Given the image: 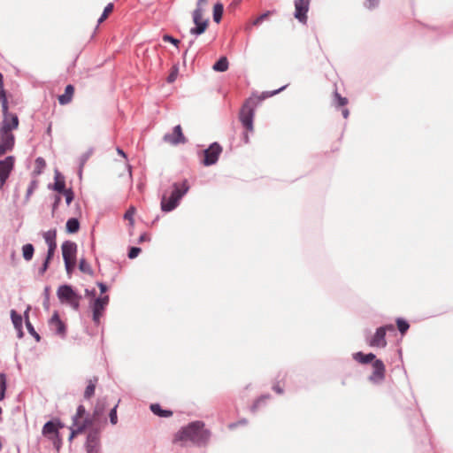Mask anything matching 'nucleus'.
<instances>
[{
	"instance_id": "nucleus-1",
	"label": "nucleus",
	"mask_w": 453,
	"mask_h": 453,
	"mask_svg": "<svg viewBox=\"0 0 453 453\" xmlns=\"http://www.w3.org/2000/svg\"><path fill=\"white\" fill-rule=\"evenodd\" d=\"M285 87H282L272 93H263L260 96H252L250 97L246 102L243 104L240 113H239V119L242 125V127L246 129L247 132H252L253 131V119H254V111L255 107L257 106V103L262 101L263 99L273 96L280 91L283 90Z\"/></svg>"
},
{
	"instance_id": "nucleus-2",
	"label": "nucleus",
	"mask_w": 453,
	"mask_h": 453,
	"mask_svg": "<svg viewBox=\"0 0 453 453\" xmlns=\"http://www.w3.org/2000/svg\"><path fill=\"white\" fill-rule=\"evenodd\" d=\"M209 433L203 428V423L196 421L179 431L174 441H191L193 443H203L207 441Z\"/></svg>"
},
{
	"instance_id": "nucleus-3",
	"label": "nucleus",
	"mask_w": 453,
	"mask_h": 453,
	"mask_svg": "<svg viewBox=\"0 0 453 453\" xmlns=\"http://www.w3.org/2000/svg\"><path fill=\"white\" fill-rule=\"evenodd\" d=\"M19 121L18 117L12 118V122H1L0 126V157L6 152L11 151L15 143V136L12 131L19 127Z\"/></svg>"
},
{
	"instance_id": "nucleus-4",
	"label": "nucleus",
	"mask_w": 453,
	"mask_h": 453,
	"mask_svg": "<svg viewBox=\"0 0 453 453\" xmlns=\"http://www.w3.org/2000/svg\"><path fill=\"white\" fill-rule=\"evenodd\" d=\"M188 190V186L186 181L182 183H174L173 190L168 196L167 194H164L161 200V210L168 212L175 209L179 203V201Z\"/></svg>"
},
{
	"instance_id": "nucleus-5",
	"label": "nucleus",
	"mask_w": 453,
	"mask_h": 453,
	"mask_svg": "<svg viewBox=\"0 0 453 453\" xmlns=\"http://www.w3.org/2000/svg\"><path fill=\"white\" fill-rule=\"evenodd\" d=\"M57 295L61 303L69 304L74 310H78L81 296L76 294L71 286H60L57 291Z\"/></svg>"
},
{
	"instance_id": "nucleus-6",
	"label": "nucleus",
	"mask_w": 453,
	"mask_h": 453,
	"mask_svg": "<svg viewBox=\"0 0 453 453\" xmlns=\"http://www.w3.org/2000/svg\"><path fill=\"white\" fill-rule=\"evenodd\" d=\"M64 427V425L58 418L48 421L44 424L42 434L47 439L52 441L54 444L60 441L59 430Z\"/></svg>"
},
{
	"instance_id": "nucleus-7",
	"label": "nucleus",
	"mask_w": 453,
	"mask_h": 453,
	"mask_svg": "<svg viewBox=\"0 0 453 453\" xmlns=\"http://www.w3.org/2000/svg\"><path fill=\"white\" fill-rule=\"evenodd\" d=\"M387 331L394 332L395 326L393 325H386L379 327L374 335L369 340L368 343L371 347L384 348L387 345L386 333Z\"/></svg>"
},
{
	"instance_id": "nucleus-8",
	"label": "nucleus",
	"mask_w": 453,
	"mask_h": 453,
	"mask_svg": "<svg viewBox=\"0 0 453 453\" xmlns=\"http://www.w3.org/2000/svg\"><path fill=\"white\" fill-rule=\"evenodd\" d=\"M222 147L218 142H213L208 149L203 150V158L202 163L206 165H211L217 163L219 155L222 153Z\"/></svg>"
},
{
	"instance_id": "nucleus-9",
	"label": "nucleus",
	"mask_w": 453,
	"mask_h": 453,
	"mask_svg": "<svg viewBox=\"0 0 453 453\" xmlns=\"http://www.w3.org/2000/svg\"><path fill=\"white\" fill-rule=\"evenodd\" d=\"M203 10L195 9L193 12V21L196 27L190 29L192 35H201L205 32L208 27V19H203Z\"/></svg>"
},
{
	"instance_id": "nucleus-10",
	"label": "nucleus",
	"mask_w": 453,
	"mask_h": 453,
	"mask_svg": "<svg viewBox=\"0 0 453 453\" xmlns=\"http://www.w3.org/2000/svg\"><path fill=\"white\" fill-rule=\"evenodd\" d=\"M13 157H7L4 160H0V189H3L11 172L13 169Z\"/></svg>"
},
{
	"instance_id": "nucleus-11",
	"label": "nucleus",
	"mask_w": 453,
	"mask_h": 453,
	"mask_svg": "<svg viewBox=\"0 0 453 453\" xmlns=\"http://www.w3.org/2000/svg\"><path fill=\"white\" fill-rule=\"evenodd\" d=\"M109 303V296H104L103 297L96 298L92 305L93 310V320L96 324H99L100 319L103 316L104 311Z\"/></svg>"
},
{
	"instance_id": "nucleus-12",
	"label": "nucleus",
	"mask_w": 453,
	"mask_h": 453,
	"mask_svg": "<svg viewBox=\"0 0 453 453\" xmlns=\"http://www.w3.org/2000/svg\"><path fill=\"white\" fill-rule=\"evenodd\" d=\"M310 0H296L295 1V18L301 23L307 22V12L309 11Z\"/></svg>"
},
{
	"instance_id": "nucleus-13",
	"label": "nucleus",
	"mask_w": 453,
	"mask_h": 453,
	"mask_svg": "<svg viewBox=\"0 0 453 453\" xmlns=\"http://www.w3.org/2000/svg\"><path fill=\"white\" fill-rule=\"evenodd\" d=\"M42 236L48 245L46 257H48V259H52L57 250V231L56 229L49 230L44 232Z\"/></svg>"
},
{
	"instance_id": "nucleus-14",
	"label": "nucleus",
	"mask_w": 453,
	"mask_h": 453,
	"mask_svg": "<svg viewBox=\"0 0 453 453\" xmlns=\"http://www.w3.org/2000/svg\"><path fill=\"white\" fill-rule=\"evenodd\" d=\"M64 262L76 261L77 245L71 241H65L61 245Z\"/></svg>"
},
{
	"instance_id": "nucleus-15",
	"label": "nucleus",
	"mask_w": 453,
	"mask_h": 453,
	"mask_svg": "<svg viewBox=\"0 0 453 453\" xmlns=\"http://www.w3.org/2000/svg\"><path fill=\"white\" fill-rule=\"evenodd\" d=\"M164 141L172 145H177L179 143H185L186 138L182 133V128L180 125L176 126L172 134H166L164 136Z\"/></svg>"
},
{
	"instance_id": "nucleus-16",
	"label": "nucleus",
	"mask_w": 453,
	"mask_h": 453,
	"mask_svg": "<svg viewBox=\"0 0 453 453\" xmlns=\"http://www.w3.org/2000/svg\"><path fill=\"white\" fill-rule=\"evenodd\" d=\"M373 372L370 376V380L373 382H380L385 379L386 367L383 362L376 359L372 363Z\"/></svg>"
},
{
	"instance_id": "nucleus-17",
	"label": "nucleus",
	"mask_w": 453,
	"mask_h": 453,
	"mask_svg": "<svg viewBox=\"0 0 453 453\" xmlns=\"http://www.w3.org/2000/svg\"><path fill=\"white\" fill-rule=\"evenodd\" d=\"M49 326L51 331H54L56 334L60 337H65L66 333L65 325L61 321L58 312H54L51 319L49 321Z\"/></svg>"
},
{
	"instance_id": "nucleus-18",
	"label": "nucleus",
	"mask_w": 453,
	"mask_h": 453,
	"mask_svg": "<svg viewBox=\"0 0 453 453\" xmlns=\"http://www.w3.org/2000/svg\"><path fill=\"white\" fill-rule=\"evenodd\" d=\"M99 449V435L97 432H91L87 439L88 453H98Z\"/></svg>"
},
{
	"instance_id": "nucleus-19",
	"label": "nucleus",
	"mask_w": 453,
	"mask_h": 453,
	"mask_svg": "<svg viewBox=\"0 0 453 453\" xmlns=\"http://www.w3.org/2000/svg\"><path fill=\"white\" fill-rule=\"evenodd\" d=\"M104 412V403L98 401L95 405L93 413L90 417H87L85 419H91L93 421V425L96 424L100 421L102 416Z\"/></svg>"
},
{
	"instance_id": "nucleus-20",
	"label": "nucleus",
	"mask_w": 453,
	"mask_h": 453,
	"mask_svg": "<svg viewBox=\"0 0 453 453\" xmlns=\"http://www.w3.org/2000/svg\"><path fill=\"white\" fill-rule=\"evenodd\" d=\"M74 95V87L73 85H67L65 89V93L58 96V103L61 105L68 104L72 102Z\"/></svg>"
},
{
	"instance_id": "nucleus-21",
	"label": "nucleus",
	"mask_w": 453,
	"mask_h": 453,
	"mask_svg": "<svg viewBox=\"0 0 453 453\" xmlns=\"http://www.w3.org/2000/svg\"><path fill=\"white\" fill-rule=\"evenodd\" d=\"M76 428L73 429L70 434V440H73L78 434L82 433L86 428L93 426L91 419H84L82 424L73 425Z\"/></svg>"
},
{
	"instance_id": "nucleus-22",
	"label": "nucleus",
	"mask_w": 453,
	"mask_h": 453,
	"mask_svg": "<svg viewBox=\"0 0 453 453\" xmlns=\"http://www.w3.org/2000/svg\"><path fill=\"white\" fill-rule=\"evenodd\" d=\"M353 358L363 365L368 364L372 361L376 360L375 355L372 353L364 354L363 352H357L353 355Z\"/></svg>"
},
{
	"instance_id": "nucleus-23",
	"label": "nucleus",
	"mask_w": 453,
	"mask_h": 453,
	"mask_svg": "<svg viewBox=\"0 0 453 453\" xmlns=\"http://www.w3.org/2000/svg\"><path fill=\"white\" fill-rule=\"evenodd\" d=\"M150 411L157 416L162 418H169L173 415V411L169 410H163L158 403H152L150 407Z\"/></svg>"
},
{
	"instance_id": "nucleus-24",
	"label": "nucleus",
	"mask_w": 453,
	"mask_h": 453,
	"mask_svg": "<svg viewBox=\"0 0 453 453\" xmlns=\"http://www.w3.org/2000/svg\"><path fill=\"white\" fill-rule=\"evenodd\" d=\"M2 111H3V120L2 122L11 123L12 122L13 117H18L14 113H10L8 111V101L7 98H4L2 101Z\"/></svg>"
},
{
	"instance_id": "nucleus-25",
	"label": "nucleus",
	"mask_w": 453,
	"mask_h": 453,
	"mask_svg": "<svg viewBox=\"0 0 453 453\" xmlns=\"http://www.w3.org/2000/svg\"><path fill=\"white\" fill-rule=\"evenodd\" d=\"M65 189L66 188H65V178L59 173H57L55 175L54 190L61 193L62 191H65Z\"/></svg>"
},
{
	"instance_id": "nucleus-26",
	"label": "nucleus",
	"mask_w": 453,
	"mask_h": 453,
	"mask_svg": "<svg viewBox=\"0 0 453 453\" xmlns=\"http://www.w3.org/2000/svg\"><path fill=\"white\" fill-rule=\"evenodd\" d=\"M216 72H225L228 69V60L226 57H221L212 66Z\"/></svg>"
},
{
	"instance_id": "nucleus-27",
	"label": "nucleus",
	"mask_w": 453,
	"mask_h": 453,
	"mask_svg": "<svg viewBox=\"0 0 453 453\" xmlns=\"http://www.w3.org/2000/svg\"><path fill=\"white\" fill-rule=\"evenodd\" d=\"M97 380V378L89 380L88 384L84 392L85 398L88 399L94 395Z\"/></svg>"
},
{
	"instance_id": "nucleus-28",
	"label": "nucleus",
	"mask_w": 453,
	"mask_h": 453,
	"mask_svg": "<svg viewBox=\"0 0 453 453\" xmlns=\"http://www.w3.org/2000/svg\"><path fill=\"white\" fill-rule=\"evenodd\" d=\"M35 248L31 243L25 244L22 247V256L26 261H30L33 258Z\"/></svg>"
},
{
	"instance_id": "nucleus-29",
	"label": "nucleus",
	"mask_w": 453,
	"mask_h": 453,
	"mask_svg": "<svg viewBox=\"0 0 453 453\" xmlns=\"http://www.w3.org/2000/svg\"><path fill=\"white\" fill-rule=\"evenodd\" d=\"M66 231L70 234H74L79 231L80 223L77 219L71 218L66 222Z\"/></svg>"
},
{
	"instance_id": "nucleus-30",
	"label": "nucleus",
	"mask_w": 453,
	"mask_h": 453,
	"mask_svg": "<svg viewBox=\"0 0 453 453\" xmlns=\"http://www.w3.org/2000/svg\"><path fill=\"white\" fill-rule=\"evenodd\" d=\"M223 4L218 3L213 7V19L216 23H219L222 19L223 14Z\"/></svg>"
},
{
	"instance_id": "nucleus-31",
	"label": "nucleus",
	"mask_w": 453,
	"mask_h": 453,
	"mask_svg": "<svg viewBox=\"0 0 453 453\" xmlns=\"http://www.w3.org/2000/svg\"><path fill=\"white\" fill-rule=\"evenodd\" d=\"M11 317L15 328L20 329L22 326V317L19 314H18L14 310L11 311Z\"/></svg>"
},
{
	"instance_id": "nucleus-32",
	"label": "nucleus",
	"mask_w": 453,
	"mask_h": 453,
	"mask_svg": "<svg viewBox=\"0 0 453 453\" xmlns=\"http://www.w3.org/2000/svg\"><path fill=\"white\" fill-rule=\"evenodd\" d=\"M275 11H267L265 13L258 16L252 21L253 26H259L264 20L267 19L271 15H273Z\"/></svg>"
},
{
	"instance_id": "nucleus-33",
	"label": "nucleus",
	"mask_w": 453,
	"mask_h": 453,
	"mask_svg": "<svg viewBox=\"0 0 453 453\" xmlns=\"http://www.w3.org/2000/svg\"><path fill=\"white\" fill-rule=\"evenodd\" d=\"M85 412V407L83 405H79L77 408V412L73 417V425L82 424V422L80 419L83 417Z\"/></svg>"
},
{
	"instance_id": "nucleus-34",
	"label": "nucleus",
	"mask_w": 453,
	"mask_h": 453,
	"mask_svg": "<svg viewBox=\"0 0 453 453\" xmlns=\"http://www.w3.org/2000/svg\"><path fill=\"white\" fill-rule=\"evenodd\" d=\"M79 269L83 273L87 274H92L93 271L90 267V265L84 259L81 258L79 262Z\"/></svg>"
},
{
	"instance_id": "nucleus-35",
	"label": "nucleus",
	"mask_w": 453,
	"mask_h": 453,
	"mask_svg": "<svg viewBox=\"0 0 453 453\" xmlns=\"http://www.w3.org/2000/svg\"><path fill=\"white\" fill-rule=\"evenodd\" d=\"M6 387V376L4 373H0V401L4 398Z\"/></svg>"
},
{
	"instance_id": "nucleus-36",
	"label": "nucleus",
	"mask_w": 453,
	"mask_h": 453,
	"mask_svg": "<svg viewBox=\"0 0 453 453\" xmlns=\"http://www.w3.org/2000/svg\"><path fill=\"white\" fill-rule=\"evenodd\" d=\"M112 11H113V4H111V3L108 4L105 6L103 14L99 18L98 23L104 22L108 18V16L112 12Z\"/></svg>"
},
{
	"instance_id": "nucleus-37",
	"label": "nucleus",
	"mask_w": 453,
	"mask_h": 453,
	"mask_svg": "<svg viewBox=\"0 0 453 453\" xmlns=\"http://www.w3.org/2000/svg\"><path fill=\"white\" fill-rule=\"evenodd\" d=\"M396 325H397L398 330L400 331V333L402 334H404L410 327L409 323L402 319H396Z\"/></svg>"
},
{
	"instance_id": "nucleus-38",
	"label": "nucleus",
	"mask_w": 453,
	"mask_h": 453,
	"mask_svg": "<svg viewBox=\"0 0 453 453\" xmlns=\"http://www.w3.org/2000/svg\"><path fill=\"white\" fill-rule=\"evenodd\" d=\"M37 188H38V180H33L30 182L28 188H27V194H26V201L27 202L29 200L30 196H32V194Z\"/></svg>"
},
{
	"instance_id": "nucleus-39",
	"label": "nucleus",
	"mask_w": 453,
	"mask_h": 453,
	"mask_svg": "<svg viewBox=\"0 0 453 453\" xmlns=\"http://www.w3.org/2000/svg\"><path fill=\"white\" fill-rule=\"evenodd\" d=\"M44 167H45L44 159H42V157H38L35 160V169L34 170V174L39 175Z\"/></svg>"
},
{
	"instance_id": "nucleus-40",
	"label": "nucleus",
	"mask_w": 453,
	"mask_h": 453,
	"mask_svg": "<svg viewBox=\"0 0 453 453\" xmlns=\"http://www.w3.org/2000/svg\"><path fill=\"white\" fill-rule=\"evenodd\" d=\"M135 213V208L131 206L125 213L124 219H127L131 226L134 225V215Z\"/></svg>"
},
{
	"instance_id": "nucleus-41",
	"label": "nucleus",
	"mask_w": 453,
	"mask_h": 453,
	"mask_svg": "<svg viewBox=\"0 0 453 453\" xmlns=\"http://www.w3.org/2000/svg\"><path fill=\"white\" fill-rule=\"evenodd\" d=\"M178 73H179L178 66L177 65H173L172 67V69H171V72H170L168 77H167V81L169 83H173L176 80V78L178 76Z\"/></svg>"
},
{
	"instance_id": "nucleus-42",
	"label": "nucleus",
	"mask_w": 453,
	"mask_h": 453,
	"mask_svg": "<svg viewBox=\"0 0 453 453\" xmlns=\"http://www.w3.org/2000/svg\"><path fill=\"white\" fill-rule=\"evenodd\" d=\"M335 104L337 106H344L348 104V99L342 97L338 92L334 93Z\"/></svg>"
},
{
	"instance_id": "nucleus-43",
	"label": "nucleus",
	"mask_w": 453,
	"mask_h": 453,
	"mask_svg": "<svg viewBox=\"0 0 453 453\" xmlns=\"http://www.w3.org/2000/svg\"><path fill=\"white\" fill-rule=\"evenodd\" d=\"M61 194L64 195V196L65 198L66 204L69 205L74 197L73 192L72 191V189H65V191H62Z\"/></svg>"
},
{
	"instance_id": "nucleus-44",
	"label": "nucleus",
	"mask_w": 453,
	"mask_h": 453,
	"mask_svg": "<svg viewBox=\"0 0 453 453\" xmlns=\"http://www.w3.org/2000/svg\"><path fill=\"white\" fill-rule=\"evenodd\" d=\"M117 407L116 405L114 408H112L110 411V420L112 425H116L118 423V416H117Z\"/></svg>"
},
{
	"instance_id": "nucleus-45",
	"label": "nucleus",
	"mask_w": 453,
	"mask_h": 453,
	"mask_svg": "<svg viewBox=\"0 0 453 453\" xmlns=\"http://www.w3.org/2000/svg\"><path fill=\"white\" fill-rule=\"evenodd\" d=\"M76 261L65 262V270L68 275H71L75 268Z\"/></svg>"
},
{
	"instance_id": "nucleus-46",
	"label": "nucleus",
	"mask_w": 453,
	"mask_h": 453,
	"mask_svg": "<svg viewBox=\"0 0 453 453\" xmlns=\"http://www.w3.org/2000/svg\"><path fill=\"white\" fill-rule=\"evenodd\" d=\"M51 261V259H48V257H46L42 265L39 268V274L40 275H43L45 273V272L48 270L49 268V265H50V262Z\"/></svg>"
},
{
	"instance_id": "nucleus-47",
	"label": "nucleus",
	"mask_w": 453,
	"mask_h": 453,
	"mask_svg": "<svg viewBox=\"0 0 453 453\" xmlns=\"http://www.w3.org/2000/svg\"><path fill=\"white\" fill-rule=\"evenodd\" d=\"M141 252V249L137 247H132L128 252V257L131 259L135 258Z\"/></svg>"
},
{
	"instance_id": "nucleus-48",
	"label": "nucleus",
	"mask_w": 453,
	"mask_h": 453,
	"mask_svg": "<svg viewBox=\"0 0 453 453\" xmlns=\"http://www.w3.org/2000/svg\"><path fill=\"white\" fill-rule=\"evenodd\" d=\"M4 98H6V93L4 88V78L3 74L0 73V99L3 101Z\"/></svg>"
},
{
	"instance_id": "nucleus-49",
	"label": "nucleus",
	"mask_w": 453,
	"mask_h": 453,
	"mask_svg": "<svg viewBox=\"0 0 453 453\" xmlns=\"http://www.w3.org/2000/svg\"><path fill=\"white\" fill-rule=\"evenodd\" d=\"M163 41H164V42H171V43L174 44L175 46H178V45H179V43H180V41H179V40H177V39H175V38L172 37V36H171V35H165L163 36Z\"/></svg>"
},
{
	"instance_id": "nucleus-50",
	"label": "nucleus",
	"mask_w": 453,
	"mask_h": 453,
	"mask_svg": "<svg viewBox=\"0 0 453 453\" xmlns=\"http://www.w3.org/2000/svg\"><path fill=\"white\" fill-rule=\"evenodd\" d=\"M92 152L89 150V151H87L86 153H84L81 157V168L83 167L84 164L87 162V160L90 157Z\"/></svg>"
},
{
	"instance_id": "nucleus-51",
	"label": "nucleus",
	"mask_w": 453,
	"mask_h": 453,
	"mask_svg": "<svg viewBox=\"0 0 453 453\" xmlns=\"http://www.w3.org/2000/svg\"><path fill=\"white\" fill-rule=\"evenodd\" d=\"M26 326H27V328L28 332L31 334H36V332H35L34 326H32V324L29 322V320L27 319L26 320Z\"/></svg>"
},
{
	"instance_id": "nucleus-52",
	"label": "nucleus",
	"mask_w": 453,
	"mask_h": 453,
	"mask_svg": "<svg viewBox=\"0 0 453 453\" xmlns=\"http://www.w3.org/2000/svg\"><path fill=\"white\" fill-rule=\"evenodd\" d=\"M207 2H208V0H198L197 4H196V9L203 10V7L204 5H206Z\"/></svg>"
},
{
	"instance_id": "nucleus-53",
	"label": "nucleus",
	"mask_w": 453,
	"mask_h": 453,
	"mask_svg": "<svg viewBox=\"0 0 453 453\" xmlns=\"http://www.w3.org/2000/svg\"><path fill=\"white\" fill-rule=\"evenodd\" d=\"M273 388L279 395L283 393V388L279 383L275 384Z\"/></svg>"
},
{
	"instance_id": "nucleus-54",
	"label": "nucleus",
	"mask_w": 453,
	"mask_h": 453,
	"mask_svg": "<svg viewBox=\"0 0 453 453\" xmlns=\"http://www.w3.org/2000/svg\"><path fill=\"white\" fill-rule=\"evenodd\" d=\"M61 197L59 196H56L55 203L53 204V210H55L58 206Z\"/></svg>"
},
{
	"instance_id": "nucleus-55",
	"label": "nucleus",
	"mask_w": 453,
	"mask_h": 453,
	"mask_svg": "<svg viewBox=\"0 0 453 453\" xmlns=\"http://www.w3.org/2000/svg\"><path fill=\"white\" fill-rule=\"evenodd\" d=\"M98 287L101 290V293L106 292L107 287L104 283H98Z\"/></svg>"
},
{
	"instance_id": "nucleus-56",
	"label": "nucleus",
	"mask_w": 453,
	"mask_h": 453,
	"mask_svg": "<svg viewBox=\"0 0 453 453\" xmlns=\"http://www.w3.org/2000/svg\"><path fill=\"white\" fill-rule=\"evenodd\" d=\"M149 239H150L149 236L146 234H143L140 236L139 242H142L144 241H148Z\"/></svg>"
},
{
	"instance_id": "nucleus-57",
	"label": "nucleus",
	"mask_w": 453,
	"mask_h": 453,
	"mask_svg": "<svg viewBox=\"0 0 453 453\" xmlns=\"http://www.w3.org/2000/svg\"><path fill=\"white\" fill-rule=\"evenodd\" d=\"M117 152L118 154H119L120 156H122L124 158H127V155L126 153L119 148L117 149Z\"/></svg>"
},
{
	"instance_id": "nucleus-58",
	"label": "nucleus",
	"mask_w": 453,
	"mask_h": 453,
	"mask_svg": "<svg viewBox=\"0 0 453 453\" xmlns=\"http://www.w3.org/2000/svg\"><path fill=\"white\" fill-rule=\"evenodd\" d=\"M349 111L348 109L342 110V115H343L344 119H347L349 117Z\"/></svg>"
},
{
	"instance_id": "nucleus-59",
	"label": "nucleus",
	"mask_w": 453,
	"mask_h": 453,
	"mask_svg": "<svg viewBox=\"0 0 453 453\" xmlns=\"http://www.w3.org/2000/svg\"><path fill=\"white\" fill-rule=\"evenodd\" d=\"M371 4V6H374V4H376V1L377 0H368Z\"/></svg>"
},
{
	"instance_id": "nucleus-60",
	"label": "nucleus",
	"mask_w": 453,
	"mask_h": 453,
	"mask_svg": "<svg viewBox=\"0 0 453 453\" xmlns=\"http://www.w3.org/2000/svg\"><path fill=\"white\" fill-rule=\"evenodd\" d=\"M33 336H35V338L36 339V341H39L40 340V336L39 334L36 333V334H32Z\"/></svg>"
},
{
	"instance_id": "nucleus-61",
	"label": "nucleus",
	"mask_w": 453,
	"mask_h": 453,
	"mask_svg": "<svg viewBox=\"0 0 453 453\" xmlns=\"http://www.w3.org/2000/svg\"><path fill=\"white\" fill-rule=\"evenodd\" d=\"M244 140H245V142H249V137H248V134H245L244 135Z\"/></svg>"
},
{
	"instance_id": "nucleus-62",
	"label": "nucleus",
	"mask_w": 453,
	"mask_h": 453,
	"mask_svg": "<svg viewBox=\"0 0 453 453\" xmlns=\"http://www.w3.org/2000/svg\"><path fill=\"white\" fill-rule=\"evenodd\" d=\"M127 166H128V172H129V173H131L130 166L129 165H127Z\"/></svg>"
}]
</instances>
